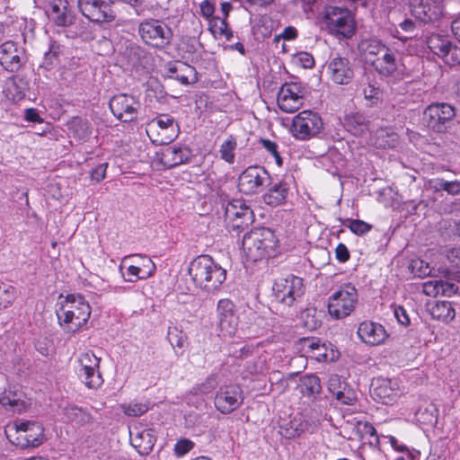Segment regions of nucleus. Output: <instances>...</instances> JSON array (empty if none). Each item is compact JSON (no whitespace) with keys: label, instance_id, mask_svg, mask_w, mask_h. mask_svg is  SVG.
<instances>
[{"label":"nucleus","instance_id":"obj_62","mask_svg":"<svg viewBox=\"0 0 460 460\" xmlns=\"http://www.w3.org/2000/svg\"><path fill=\"white\" fill-rule=\"evenodd\" d=\"M296 62L304 68H312L314 66V57L308 52H299L296 55Z\"/></svg>","mask_w":460,"mask_h":460},{"label":"nucleus","instance_id":"obj_36","mask_svg":"<svg viewBox=\"0 0 460 460\" xmlns=\"http://www.w3.org/2000/svg\"><path fill=\"white\" fill-rule=\"evenodd\" d=\"M430 314L434 319L448 322L455 318L456 313L450 302H437L430 308Z\"/></svg>","mask_w":460,"mask_h":460},{"label":"nucleus","instance_id":"obj_55","mask_svg":"<svg viewBox=\"0 0 460 460\" xmlns=\"http://www.w3.org/2000/svg\"><path fill=\"white\" fill-rule=\"evenodd\" d=\"M409 269L411 273L419 278H424L430 274L429 263L420 259L412 260L410 263Z\"/></svg>","mask_w":460,"mask_h":460},{"label":"nucleus","instance_id":"obj_49","mask_svg":"<svg viewBox=\"0 0 460 460\" xmlns=\"http://www.w3.org/2000/svg\"><path fill=\"white\" fill-rule=\"evenodd\" d=\"M16 297L15 288L8 284L0 283V309L6 308Z\"/></svg>","mask_w":460,"mask_h":460},{"label":"nucleus","instance_id":"obj_64","mask_svg":"<svg viewBox=\"0 0 460 460\" xmlns=\"http://www.w3.org/2000/svg\"><path fill=\"white\" fill-rule=\"evenodd\" d=\"M394 314L397 319L398 323L403 326H408L410 324V317L407 311L403 306L394 305Z\"/></svg>","mask_w":460,"mask_h":460},{"label":"nucleus","instance_id":"obj_1","mask_svg":"<svg viewBox=\"0 0 460 460\" xmlns=\"http://www.w3.org/2000/svg\"><path fill=\"white\" fill-rule=\"evenodd\" d=\"M188 273L195 287L207 293L217 291L226 279V270L207 254L194 258Z\"/></svg>","mask_w":460,"mask_h":460},{"label":"nucleus","instance_id":"obj_46","mask_svg":"<svg viewBox=\"0 0 460 460\" xmlns=\"http://www.w3.org/2000/svg\"><path fill=\"white\" fill-rule=\"evenodd\" d=\"M123 412L129 417H139L149 410V404L146 402H131L121 404Z\"/></svg>","mask_w":460,"mask_h":460},{"label":"nucleus","instance_id":"obj_21","mask_svg":"<svg viewBox=\"0 0 460 460\" xmlns=\"http://www.w3.org/2000/svg\"><path fill=\"white\" fill-rule=\"evenodd\" d=\"M329 78L337 84H348L354 77L353 65L347 58L335 57L326 64Z\"/></svg>","mask_w":460,"mask_h":460},{"label":"nucleus","instance_id":"obj_60","mask_svg":"<svg viewBox=\"0 0 460 460\" xmlns=\"http://www.w3.org/2000/svg\"><path fill=\"white\" fill-rule=\"evenodd\" d=\"M447 280L439 279V290L440 295L444 296H451L452 295L456 294L457 291V287L455 283L451 282L450 280H455L452 278L448 277V273L447 272Z\"/></svg>","mask_w":460,"mask_h":460},{"label":"nucleus","instance_id":"obj_22","mask_svg":"<svg viewBox=\"0 0 460 460\" xmlns=\"http://www.w3.org/2000/svg\"><path fill=\"white\" fill-rule=\"evenodd\" d=\"M25 63L24 51L19 49L13 41H6L0 45V64L4 70L17 73Z\"/></svg>","mask_w":460,"mask_h":460},{"label":"nucleus","instance_id":"obj_34","mask_svg":"<svg viewBox=\"0 0 460 460\" xmlns=\"http://www.w3.org/2000/svg\"><path fill=\"white\" fill-rule=\"evenodd\" d=\"M0 403L14 412H22L26 408L22 393L10 387L0 394Z\"/></svg>","mask_w":460,"mask_h":460},{"label":"nucleus","instance_id":"obj_18","mask_svg":"<svg viewBox=\"0 0 460 460\" xmlns=\"http://www.w3.org/2000/svg\"><path fill=\"white\" fill-rule=\"evenodd\" d=\"M217 327L222 336L233 337L238 326V316L234 312V305L230 299H220L217 303Z\"/></svg>","mask_w":460,"mask_h":460},{"label":"nucleus","instance_id":"obj_39","mask_svg":"<svg viewBox=\"0 0 460 460\" xmlns=\"http://www.w3.org/2000/svg\"><path fill=\"white\" fill-rule=\"evenodd\" d=\"M167 340L174 349H182L187 343V335L177 326L171 325L168 327ZM178 353L177 350H175Z\"/></svg>","mask_w":460,"mask_h":460},{"label":"nucleus","instance_id":"obj_40","mask_svg":"<svg viewBox=\"0 0 460 460\" xmlns=\"http://www.w3.org/2000/svg\"><path fill=\"white\" fill-rule=\"evenodd\" d=\"M78 375L88 388H98L103 382L99 369L88 371V369L80 368Z\"/></svg>","mask_w":460,"mask_h":460},{"label":"nucleus","instance_id":"obj_33","mask_svg":"<svg viewBox=\"0 0 460 460\" xmlns=\"http://www.w3.org/2000/svg\"><path fill=\"white\" fill-rule=\"evenodd\" d=\"M358 49L359 54L372 64V60L385 50V45L376 38H366L358 42Z\"/></svg>","mask_w":460,"mask_h":460},{"label":"nucleus","instance_id":"obj_45","mask_svg":"<svg viewBox=\"0 0 460 460\" xmlns=\"http://www.w3.org/2000/svg\"><path fill=\"white\" fill-rule=\"evenodd\" d=\"M357 428L362 438L369 437L368 443L371 446L376 447L379 446V437L377 435L376 429L371 423L358 422Z\"/></svg>","mask_w":460,"mask_h":460},{"label":"nucleus","instance_id":"obj_37","mask_svg":"<svg viewBox=\"0 0 460 460\" xmlns=\"http://www.w3.org/2000/svg\"><path fill=\"white\" fill-rule=\"evenodd\" d=\"M64 415L66 418L71 421L75 422L78 425H83L84 423L89 422L91 416L82 408H79L76 405L69 404L63 409Z\"/></svg>","mask_w":460,"mask_h":460},{"label":"nucleus","instance_id":"obj_5","mask_svg":"<svg viewBox=\"0 0 460 460\" xmlns=\"http://www.w3.org/2000/svg\"><path fill=\"white\" fill-rule=\"evenodd\" d=\"M138 33L146 44L158 49L169 46L173 38L172 31L168 24L153 18L146 19L139 23Z\"/></svg>","mask_w":460,"mask_h":460},{"label":"nucleus","instance_id":"obj_28","mask_svg":"<svg viewBox=\"0 0 460 460\" xmlns=\"http://www.w3.org/2000/svg\"><path fill=\"white\" fill-rule=\"evenodd\" d=\"M298 388L302 396L311 402L322 401L323 399L321 380L314 374L301 376L299 379Z\"/></svg>","mask_w":460,"mask_h":460},{"label":"nucleus","instance_id":"obj_59","mask_svg":"<svg viewBox=\"0 0 460 460\" xmlns=\"http://www.w3.org/2000/svg\"><path fill=\"white\" fill-rule=\"evenodd\" d=\"M270 382L271 384V390H277L279 394L284 393L288 387V380L279 372L273 373L270 377Z\"/></svg>","mask_w":460,"mask_h":460},{"label":"nucleus","instance_id":"obj_58","mask_svg":"<svg viewBox=\"0 0 460 460\" xmlns=\"http://www.w3.org/2000/svg\"><path fill=\"white\" fill-rule=\"evenodd\" d=\"M195 447V443L188 438H181L174 445V453L178 457H181Z\"/></svg>","mask_w":460,"mask_h":460},{"label":"nucleus","instance_id":"obj_24","mask_svg":"<svg viewBox=\"0 0 460 460\" xmlns=\"http://www.w3.org/2000/svg\"><path fill=\"white\" fill-rule=\"evenodd\" d=\"M46 13L57 26L67 27L75 21L67 0H47Z\"/></svg>","mask_w":460,"mask_h":460},{"label":"nucleus","instance_id":"obj_4","mask_svg":"<svg viewBox=\"0 0 460 460\" xmlns=\"http://www.w3.org/2000/svg\"><path fill=\"white\" fill-rule=\"evenodd\" d=\"M323 19L332 34L343 39H350L356 32L353 15L346 7L326 6L323 12Z\"/></svg>","mask_w":460,"mask_h":460},{"label":"nucleus","instance_id":"obj_8","mask_svg":"<svg viewBox=\"0 0 460 460\" xmlns=\"http://www.w3.org/2000/svg\"><path fill=\"white\" fill-rule=\"evenodd\" d=\"M323 129L321 116L313 111H300L293 119L291 132L298 140H308L318 136Z\"/></svg>","mask_w":460,"mask_h":460},{"label":"nucleus","instance_id":"obj_13","mask_svg":"<svg viewBox=\"0 0 460 460\" xmlns=\"http://www.w3.org/2000/svg\"><path fill=\"white\" fill-rule=\"evenodd\" d=\"M109 107L119 120L128 123L137 120L141 103L134 95L119 93L111 98Z\"/></svg>","mask_w":460,"mask_h":460},{"label":"nucleus","instance_id":"obj_20","mask_svg":"<svg viewBox=\"0 0 460 460\" xmlns=\"http://www.w3.org/2000/svg\"><path fill=\"white\" fill-rule=\"evenodd\" d=\"M411 11L416 19L428 23L439 20L444 8L442 0H411Z\"/></svg>","mask_w":460,"mask_h":460},{"label":"nucleus","instance_id":"obj_54","mask_svg":"<svg viewBox=\"0 0 460 460\" xmlns=\"http://www.w3.org/2000/svg\"><path fill=\"white\" fill-rule=\"evenodd\" d=\"M259 143L268 153H270L274 157L277 165L279 167L282 166L283 159L279 152L278 144L267 138H260Z\"/></svg>","mask_w":460,"mask_h":460},{"label":"nucleus","instance_id":"obj_16","mask_svg":"<svg viewBox=\"0 0 460 460\" xmlns=\"http://www.w3.org/2000/svg\"><path fill=\"white\" fill-rule=\"evenodd\" d=\"M129 260H133L134 264H130L127 268L128 278L126 280L128 282L146 279L155 272L156 266L154 261L148 256L143 254H130L125 256L122 259L119 269L122 270L126 262Z\"/></svg>","mask_w":460,"mask_h":460},{"label":"nucleus","instance_id":"obj_9","mask_svg":"<svg viewBox=\"0 0 460 460\" xmlns=\"http://www.w3.org/2000/svg\"><path fill=\"white\" fill-rule=\"evenodd\" d=\"M456 116V110L447 102H433L423 111V124L434 132L446 131L450 121Z\"/></svg>","mask_w":460,"mask_h":460},{"label":"nucleus","instance_id":"obj_63","mask_svg":"<svg viewBox=\"0 0 460 460\" xmlns=\"http://www.w3.org/2000/svg\"><path fill=\"white\" fill-rule=\"evenodd\" d=\"M439 279L427 281L423 284V292L429 296L440 295Z\"/></svg>","mask_w":460,"mask_h":460},{"label":"nucleus","instance_id":"obj_2","mask_svg":"<svg viewBox=\"0 0 460 460\" xmlns=\"http://www.w3.org/2000/svg\"><path fill=\"white\" fill-rule=\"evenodd\" d=\"M57 315L64 331L75 333L87 323L91 307L82 295L69 294Z\"/></svg>","mask_w":460,"mask_h":460},{"label":"nucleus","instance_id":"obj_35","mask_svg":"<svg viewBox=\"0 0 460 460\" xmlns=\"http://www.w3.org/2000/svg\"><path fill=\"white\" fill-rule=\"evenodd\" d=\"M344 127L352 135L361 136L368 130V119L362 113H350L344 118Z\"/></svg>","mask_w":460,"mask_h":460},{"label":"nucleus","instance_id":"obj_38","mask_svg":"<svg viewBox=\"0 0 460 460\" xmlns=\"http://www.w3.org/2000/svg\"><path fill=\"white\" fill-rule=\"evenodd\" d=\"M237 146L236 139L234 136H229L220 146L219 155L220 158L229 164L234 163L235 155L234 151Z\"/></svg>","mask_w":460,"mask_h":460},{"label":"nucleus","instance_id":"obj_14","mask_svg":"<svg viewBox=\"0 0 460 460\" xmlns=\"http://www.w3.org/2000/svg\"><path fill=\"white\" fill-rule=\"evenodd\" d=\"M77 6L84 17L97 24L110 23L116 19L111 4L104 0H77Z\"/></svg>","mask_w":460,"mask_h":460},{"label":"nucleus","instance_id":"obj_47","mask_svg":"<svg viewBox=\"0 0 460 460\" xmlns=\"http://www.w3.org/2000/svg\"><path fill=\"white\" fill-rule=\"evenodd\" d=\"M311 357L318 361L329 362L334 361L338 358V354L337 351L329 349L325 343H321V345H316V350Z\"/></svg>","mask_w":460,"mask_h":460},{"label":"nucleus","instance_id":"obj_11","mask_svg":"<svg viewBox=\"0 0 460 460\" xmlns=\"http://www.w3.org/2000/svg\"><path fill=\"white\" fill-rule=\"evenodd\" d=\"M224 208L225 222L230 230H243L254 220L252 209L243 199H232Z\"/></svg>","mask_w":460,"mask_h":460},{"label":"nucleus","instance_id":"obj_53","mask_svg":"<svg viewBox=\"0 0 460 460\" xmlns=\"http://www.w3.org/2000/svg\"><path fill=\"white\" fill-rule=\"evenodd\" d=\"M100 361L101 359L93 352L84 353L79 358L80 368L88 369V371L99 369Z\"/></svg>","mask_w":460,"mask_h":460},{"label":"nucleus","instance_id":"obj_43","mask_svg":"<svg viewBox=\"0 0 460 460\" xmlns=\"http://www.w3.org/2000/svg\"><path fill=\"white\" fill-rule=\"evenodd\" d=\"M200 14L209 22L210 31L216 29L219 17L214 16L216 5L211 0H204L199 4Z\"/></svg>","mask_w":460,"mask_h":460},{"label":"nucleus","instance_id":"obj_41","mask_svg":"<svg viewBox=\"0 0 460 460\" xmlns=\"http://www.w3.org/2000/svg\"><path fill=\"white\" fill-rule=\"evenodd\" d=\"M60 54V46L56 43H52L49 51H47L44 55L43 62L40 65V67H43L46 70H50L53 68L59 63Z\"/></svg>","mask_w":460,"mask_h":460},{"label":"nucleus","instance_id":"obj_51","mask_svg":"<svg viewBox=\"0 0 460 460\" xmlns=\"http://www.w3.org/2000/svg\"><path fill=\"white\" fill-rule=\"evenodd\" d=\"M447 259L453 265L459 268L458 270H447L448 277L460 282V247L451 249L447 253Z\"/></svg>","mask_w":460,"mask_h":460},{"label":"nucleus","instance_id":"obj_3","mask_svg":"<svg viewBox=\"0 0 460 460\" xmlns=\"http://www.w3.org/2000/svg\"><path fill=\"white\" fill-rule=\"evenodd\" d=\"M274 232L267 227L255 228L246 233L242 241V246L247 258L257 261L269 255L276 245Z\"/></svg>","mask_w":460,"mask_h":460},{"label":"nucleus","instance_id":"obj_15","mask_svg":"<svg viewBox=\"0 0 460 460\" xmlns=\"http://www.w3.org/2000/svg\"><path fill=\"white\" fill-rule=\"evenodd\" d=\"M270 175L261 166L247 167L238 178L239 190L246 195L261 191L266 184H270Z\"/></svg>","mask_w":460,"mask_h":460},{"label":"nucleus","instance_id":"obj_25","mask_svg":"<svg viewBox=\"0 0 460 460\" xmlns=\"http://www.w3.org/2000/svg\"><path fill=\"white\" fill-rule=\"evenodd\" d=\"M191 156L192 151L189 146L175 144L167 146L162 152L161 163L164 167L170 169L189 163Z\"/></svg>","mask_w":460,"mask_h":460},{"label":"nucleus","instance_id":"obj_42","mask_svg":"<svg viewBox=\"0 0 460 460\" xmlns=\"http://www.w3.org/2000/svg\"><path fill=\"white\" fill-rule=\"evenodd\" d=\"M217 376L211 374L203 382L194 385L190 393L194 395L208 394L217 387Z\"/></svg>","mask_w":460,"mask_h":460},{"label":"nucleus","instance_id":"obj_32","mask_svg":"<svg viewBox=\"0 0 460 460\" xmlns=\"http://www.w3.org/2000/svg\"><path fill=\"white\" fill-rule=\"evenodd\" d=\"M266 186H269L267 193L263 195V200L266 204L277 207L286 201L288 194V184L287 182L282 181L271 182L270 181V184H266Z\"/></svg>","mask_w":460,"mask_h":460},{"label":"nucleus","instance_id":"obj_56","mask_svg":"<svg viewBox=\"0 0 460 460\" xmlns=\"http://www.w3.org/2000/svg\"><path fill=\"white\" fill-rule=\"evenodd\" d=\"M418 420L425 424H436L438 421L437 409L430 404L424 410H419L417 412Z\"/></svg>","mask_w":460,"mask_h":460},{"label":"nucleus","instance_id":"obj_27","mask_svg":"<svg viewBox=\"0 0 460 460\" xmlns=\"http://www.w3.org/2000/svg\"><path fill=\"white\" fill-rule=\"evenodd\" d=\"M357 333L363 342L369 345H379L387 337L384 326L371 321L362 322L358 328Z\"/></svg>","mask_w":460,"mask_h":460},{"label":"nucleus","instance_id":"obj_52","mask_svg":"<svg viewBox=\"0 0 460 460\" xmlns=\"http://www.w3.org/2000/svg\"><path fill=\"white\" fill-rule=\"evenodd\" d=\"M72 128L80 139H84L92 134L90 123L86 119L75 118L72 121Z\"/></svg>","mask_w":460,"mask_h":460},{"label":"nucleus","instance_id":"obj_50","mask_svg":"<svg viewBox=\"0 0 460 460\" xmlns=\"http://www.w3.org/2000/svg\"><path fill=\"white\" fill-rule=\"evenodd\" d=\"M344 226L357 235H363L369 232L372 228L371 225L363 220L351 218L346 219Z\"/></svg>","mask_w":460,"mask_h":460},{"label":"nucleus","instance_id":"obj_17","mask_svg":"<svg viewBox=\"0 0 460 460\" xmlns=\"http://www.w3.org/2000/svg\"><path fill=\"white\" fill-rule=\"evenodd\" d=\"M243 401L242 389L237 385L221 386L216 394L214 404L222 414H229L238 409Z\"/></svg>","mask_w":460,"mask_h":460},{"label":"nucleus","instance_id":"obj_31","mask_svg":"<svg viewBox=\"0 0 460 460\" xmlns=\"http://www.w3.org/2000/svg\"><path fill=\"white\" fill-rule=\"evenodd\" d=\"M168 77L179 81L184 85L197 81V73L194 66L183 62L167 65Z\"/></svg>","mask_w":460,"mask_h":460},{"label":"nucleus","instance_id":"obj_10","mask_svg":"<svg viewBox=\"0 0 460 460\" xmlns=\"http://www.w3.org/2000/svg\"><path fill=\"white\" fill-rule=\"evenodd\" d=\"M15 444L22 448L38 447L46 440L43 424L35 420H17L13 423Z\"/></svg>","mask_w":460,"mask_h":460},{"label":"nucleus","instance_id":"obj_19","mask_svg":"<svg viewBox=\"0 0 460 460\" xmlns=\"http://www.w3.org/2000/svg\"><path fill=\"white\" fill-rule=\"evenodd\" d=\"M303 93L297 83H285L278 93V106L287 113L296 111L303 104Z\"/></svg>","mask_w":460,"mask_h":460},{"label":"nucleus","instance_id":"obj_44","mask_svg":"<svg viewBox=\"0 0 460 460\" xmlns=\"http://www.w3.org/2000/svg\"><path fill=\"white\" fill-rule=\"evenodd\" d=\"M21 84H23L22 79H19L15 75L8 80L7 91L12 94V99L14 102L21 101L25 96V88Z\"/></svg>","mask_w":460,"mask_h":460},{"label":"nucleus","instance_id":"obj_6","mask_svg":"<svg viewBox=\"0 0 460 460\" xmlns=\"http://www.w3.org/2000/svg\"><path fill=\"white\" fill-rule=\"evenodd\" d=\"M358 303V292L350 283L342 285L328 298V312L334 319L349 315Z\"/></svg>","mask_w":460,"mask_h":460},{"label":"nucleus","instance_id":"obj_48","mask_svg":"<svg viewBox=\"0 0 460 460\" xmlns=\"http://www.w3.org/2000/svg\"><path fill=\"white\" fill-rule=\"evenodd\" d=\"M148 126L150 128L158 127L162 130H171L174 131L175 120L174 119L168 114H160L155 119H153Z\"/></svg>","mask_w":460,"mask_h":460},{"label":"nucleus","instance_id":"obj_23","mask_svg":"<svg viewBox=\"0 0 460 460\" xmlns=\"http://www.w3.org/2000/svg\"><path fill=\"white\" fill-rule=\"evenodd\" d=\"M328 391L341 404L353 405L357 393L345 378L339 375H332L328 380Z\"/></svg>","mask_w":460,"mask_h":460},{"label":"nucleus","instance_id":"obj_61","mask_svg":"<svg viewBox=\"0 0 460 460\" xmlns=\"http://www.w3.org/2000/svg\"><path fill=\"white\" fill-rule=\"evenodd\" d=\"M307 422L297 421L296 419L290 421V427L287 429V436L288 438L299 437L305 432Z\"/></svg>","mask_w":460,"mask_h":460},{"label":"nucleus","instance_id":"obj_29","mask_svg":"<svg viewBox=\"0 0 460 460\" xmlns=\"http://www.w3.org/2000/svg\"><path fill=\"white\" fill-rule=\"evenodd\" d=\"M130 444L141 456H147L152 450L156 438L152 429H142L135 428L129 430Z\"/></svg>","mask_w":460,"mask_h":460},{"label":"nucleus","instance_id":"obj_7","mask_svg":"<svg viewBox=\"0 0 460 460\" xmlns=\"http://www.w3.org/2000/svg\"><path fill=\"white\" fill-rule=\"evenodd\" d=\"M303 294V279L292 274L276 279L272 286L273 300L286 306H291Z\"/></svg>","mask_w":460,"mask_h":460},{"label":"nucleus","instance_id":"obj_30","mask_svg":"<svg viewBox=\"0 0 460 460\" xmlns=\"http://www.w3.org/2000/svg\"><path fill=\"white\" fill-rule=\"evenodd\" d=\"M371 66L381 75L390 76L397 70V58L394 51L385 46V50L372 60Z\"/></svg>","mask_w":460,"mask_h":460},{"label":"nucleus","instance_id":"obj_26","mask_svg":"<svg viewBox=\"0 0 460 460\" xmlns=\"http://www.w3.org/2000/svg\"><path fill=\"white\" fill-rule=\"evenodd\" d=\"M396 383L388 378L378 377L373 380L370 386L372 398L383 404L392 403L397 396Z\"/></svg>","mask_w":460,"mask_h":460},{"label":"nucleus","instance_id":"obj_12","mask_svg":"<svg viewBox=\"0 0 460 460\" xmlns=\"http://www.w3.org/2000/svg\"><path fill=\"white\" fill-rule=\"evenodd\" d=\"M429 50L448 66L460 65V47L448 36L433 33L426 40Z\"/></svg>","mask_w":460,"mask_h":460},{"label":"nucleus","instance_id":"obj_57","mask_svg":"<svg viewBox=\"0 0 460 460\" xmlns=\"http://www.w3.org/2000/svg\"><path fill=\"white\" fill-rule=\"evenodd\" d=\"M220 9L224 17L222 19H219L218 22L220 24L218 26L217 25L216 29L212 28V33H223L225 32L226 28L228 27L226 20L229 15V13L233 9V6L230 2H223L220 4Z\"/></svg>","mask_w":460,"mask_h":460}]
</instances>
